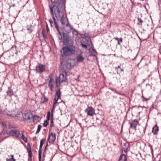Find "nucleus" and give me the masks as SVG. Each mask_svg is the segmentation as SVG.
I'll return each mask as SVG.
<instances>
[{
    "mask_svg": "<svg viewBox=\"0 0 161 161\" xmlns=\"http://www.w3.org/2000/svg\"><path fill=\"white\" fill-rule=\"evenodd\" d=\"M49 22L50 23L51 25L53 23L52 19H49Z\"/></svg>",
    "mask_w": 161,
    "mask_h": 161,
    "instance_id": "obj_49",
    "label": "nucleus"
},
{
    "mask_svg": "<svg viewBox=\"0 0 161 161\" xmlns=\"http://www.w3.org/2000/svg\"><path fill=\"white\" fill-rule=\"evenodd\" d=\"M42 127V126L40 125H39L38 126L37 130L36 132V134L39 132L40 130H41V128Z\"/></svg>",
    "mask_w": 161,
    "mask_h": 161,
    "instance_id": "obj_35",
    "label": "nucleus"
},
{
    "mask_svg": "<svg viewBox=\"0 0 161 161\" xmlns=\"http://www.w3.org/2000/svg\"><path fill=\"white\" fill-rule=\"evenodd\" d=\"M52 8L50 7V12L52 15L53 19L56 29H59V26L56 21V19L54 16V12Z\"/></svg>",
    "mask_w": 161,
    "mask_h": 161,
    "instance_id": "obj_13",
    "label": "nucleus"
},
{
    "mask_svg": "<svg viewBox=\"0 0 161 161\" xmlns=\"http://www.w3.org/2000/svg\"><path fill=\"white\" fill-rule=\"evenodd\" d=\"M48 144L47 142V143H46V146H45V148H47V147H48Z\"/></svg>",
    "mask_w": 161,
    "mask_h": 161,
    "instance_id": "obj_55",
    "label": "nucleus"
},
{
    "mask_svg": "<svg viewBox=\"0 0 161 161\" xmlns=\"http://www.w3.org/2000/svg\"><path fill=\"white\" fill-rule=\"evenodd\" d=\"M87 114L88 115L92 116L95 114V110L92 107H88L86 110Z\"/></svg>",
    "mask_w": 161,
    "mask_h": 161,
    "instance_id": "obj_9",
    "label": "nucleus"
},
{
    "mask_svg": "<svg viewBox=\"0 0 161 161\" xmlns=\"http://www.w3.org/2000/svg\"><path fill=\"white\" fill-rule=\"evenodd\" d=\"M21 139L25 142H27L28 141L27 138L25 137L24 135V132H23L22 134V136L21 137Z\"/></svg>",
    "mask_w": 161,
    "mask_h": 161,
    "instance_id": "obj_25",
    "label": "nucleus"
},
{
    "mask_svg": "<svg viewBox=\"0 0 161 161\" xmlns=\"http://www.w3.org/2000/svg\"><path fill=\"white\" fill-rule=\"evenodd\" d=\"M81 37L82 39L81 40L80 43L87 44L88 45V46L90 45V40L88 37H85L82 36Z\"/></svg>",
    "mask_w": 161,
    "mask_h": 161,
    "instance_id": "obj_11",
    "label": "nucleus"
},
{
    "mask_svg": "<svg viewBox=\"0 0 161 161\" xmlns=\"http://www.w3.org/2000/svg\"><path fill=\"white\" fill-rule=\"evenodd\" d=\"M66 26L68 28H71V29H72V26L70 25L69 23L68 22V21H67V23L66 24Z\"/></svg>",
    "mask_w": 161,
    "mask_h": 161,
    "instance_id": "obj_40",
    "label": "nucleus"
},
{
    "mask_svg": "<svg viewBox=\"0 0 161 161\" xmlns=\"http://www.w3.org/2000/svg\"><path fill=\"white\" fill-rule=\"evenodd\" d=\"M33 139L34 141L36 140V136H35L34 137Z\"/></svg>",
    "mask_w": 161,
    "mask_h": 161,
    "instance_id": "obj_54",
    "label": "nucleus"
},
{
    "mask_svg": "<svg viewBox=\"0 0 161 161\" xmlns=\"http://www.w3.org/2000/svg\"><path fill=\"white\" fill-rule=\"evenodd\" d=\"M58 99H59L57 98L56 97H55L53 102V105H55V104L57 103Z\"/></svg>",
    "mask_w": 161,
    "mask_h": 161,
    "instance_id": "obj_41",
    "label": "nucleus"
},
{
    "mask_svg": "<svg viewBox=\"0 0 161 161\" xmlns=\"http://www.w3.org/2000/svg\"><path fill=\"white\" fill-rule=\"evenodd\" d=\"M50 112L49 111L47 113L46 120L49 121L50 119Z\"/></svg>",
    "mask_w": 161,
    "mask_h": 161,
    "instance_id": "obj_34",
    "label": "nucleus"
},
{
    "mask_svg": "<svg viewBox=\"0 0 161 161\" xmlns=\"http://www.w3.org/2000/svg\"><path fill=\"white\" fill-rule=\"evenodd\" d=\"M42 153H38V159L39 161H41Z\"/></svg>",
    "mask_w": 161,
    "mask_h": 161,
    "instance_id": "obj_45",
    "label": "nucleus"
},
{
    "mask_svg": "<svg viewBox=\"0 0 161 161\" xmlns=\"http://www.w3.org/2000/svg\"><path fill=\"white\" fill-rule=\"evenodd\" d=\"M126 157L124 154H122L119 157V161H126Z\"/></svg>",
    "mask_w": 161,
    "mask_h": 161,
    "instance_id": "obj_24",
    "label": "nucleus"
},
{
    "mask_svg": "<svg viewBox=\"0 0 161 161\" xmlns=\"http://www.w3.org/2000/svg\"><path fill=\"white\" fill-rule=\"evenodd\" d=\"M62 37L64 43H67L69 42V38L67 34L63 32V33Z\"/></svg>",
    "mask_w": 161,
    "mask_h": 161,
    "instance_id": "obj_14",
    "label": "nucleus"
},
{
    "mask_svg": "<svg viewBox=\"0 0 161 161\" xmlns=\"http://www.w3.org/2000/svg\"><path fill=\"white\" fill-rule=\"evenodd\" d=\"M26 27L28 33H31L33 31V26L32 25H27Z\"/></svg>",
    "mask_w": 161,
    "mask_h": 161,
    "instance_id": "obj_19",
    "label": "nucleus"
},
{
    "mask_svg": "<svg viewBox=\"0 0 161 161\" xmlns=\"http://www.w3.org/2000/svg\"><path fill=\"white\" fill-rule=\"evenodd\" d=\"M61 92L60 90L59 89H58L56 91L55 97L59 99L61 97Z\"/></svg>",
    "mask_w": 161,
    "mask_h": 161,
    "instance_id": "obj_22",
    "label": "nucleus"
},
{
    "mask_svg": "<svg viewBox=\"0 0 161 161\" xmlns=\"http://www.w3.org/2000/svg\"><path fill=\"white\" fill-rule=\"evenodd\" d=\"M138 123L139 121L136 119L132 120L130 123V128L132 129H134L136 130L137 126Z\"/></svg>",
    "mask_w": 161,
    "mask_h": 161,
    "instance_id": "obj_8",
    "label": "nucleus"
},
{
    "mask_svg": "<svg viewBox=\"0 0 161 161\" xmlns=\"http://www.w3.org/2000/svg\"><path fill=\"white\" fill-rule=\"evenodd\" d=\"M137 20L138 22L137 23V25H142V23L143 22L142 20L140 18H137Z\"/></svg>",
    "mask_w": 161,
    "mask_h": 161,
    "instance_id": "obj_31",
    "label": "nucleus"
},
{
    "mask_svg": "<svg viewBox=\"0 0 161 161\" xmlns=\"http://www.w3.org/2000/svg\"><path fill=\"white\" fill-rule=\"evenodd\" d=\"M129 143H127V147H125L124 148V152L125 153H127L128 152V148L129 146Z\"/></svg>",
    "mask_w": 161,
    "mask_h": 161,
    "instance_id": "obj_39",
    "label": "nucleus"
},
{
    "mask_svg": "<svg viewBox=\"0 0 161 161\" xmlns=\"http://www.w3.org/2000/svg\"><path fill=\"white\" fill-rule=\"evenodd\" d=\"M124 146L125 147H127V144L126 143H124Z\"/></svg>",
    "mask_w": 161,
    "mask_h": 161,
    "instance_id": "obj_52",
    "label": "nucleus"
},
{
    "mask_svg": "<svg viewBox=\"0 0 161 161\" xmlns=\"http://www.w3.org/2000/svg\"><path fill=\"white\" fill-rule=\"evenodd\" d=\"M35 117H37L38 118H39V116H37L36 115H34L33 116V118H34Z\"/></svg>",
    "mask_w": 161,
    "mask_h": 161,
    "instance_id": "obj_56",
    "label": "nucleus"
},
{
    "mask_svg": "<svg viewBox=\"0 0 161 161\" xmlns=\"http://www.w3.org/2000/svg\"><path fill=\"white\" fill-rule=\"evenodd\" d=\"M26 149L28 153L29 160H31L32 156V153L31 152V147L30 143L28 144L27 147L26 148Z\"/></svg>",
    "mask_w": 161,
    "mask_h": 161,
    "instance_id": "obj_12",
    "label": "nucleus"
},
{
    "mask_svg": "<svg viewBox=\"0 0 161 161\" xmlns=\"http://www.w3.org/2000/svg\"><path fill=\"white\" fill-rule=\"evenodd\" d=\"M57 30L58 32H59L60 31V30H59V29H57Z\"/></svg>",
    "mask_w": 161,
    "mask_h": 161,
    "instance_id": "obj_58",
    "label": "nucleus"
},
{
    "mask_svg": "<svg viewBox=\"0 0 161 161\" xmlns=\"http://www.w3.org/2000/svg\"><path fill=\"white\" fill-rule=\"evenodd\" d=\"M76 59L78 62H82L84 61V58L81 54H79L76 57Z\"/></svg>",
    "mask_w": 161,
    "mask_h": 161,
    "instance_id": "obj_20",
    "label": "nucleus"
},
{
    "mask_svg": "<svg viewBox=\"0 0 161 161\" xmlns=\"http://www.w3.org/2000/svg\"><path fill=\"white\" fill-rule=\"evenodd\" d=\"M56 139V134L52 132L50 133L48 135L47 141L50 143H53L55 141Z\"/></svg>",
    "mask_w": 161,
    "mask_h": 161,
    "instance_id": "obj_6",
    "label": "nucleus"
},
{
    "mask_svg": "<svg viewBox=\"0 0 161 161\" xmlns=\"http://www.w3.org/2000/svg\"><path fill=\"white\" fill-rule=\"evenodd\" d=\"M8 134L18 137L19 136L20 133L19 131L16 130H10Z\"/></svg>",
    "mask_w": 161,
    "mask_h": 161,
    "instance_id": "obj_10",
    "label": "nucleus"
},
{
    "mask_svg": "<svg viewBox=\"0 0 161 161\" xmlns=\"http://www.w3.org/2000/svg\"><path fill=\"white\" fill-rule=\"evenodd\" d=\"M81 45L82 48H85V49H86L87 48V46H88V45L87 44L81 43Z\"/></svg>",
    "mask_w": 161,
    "mask_h": 161,
    "instance_id": "obj_29",
    "label": "nucleus"
},
{
    "mask_svg": "<svg viewBox=\"0 0 161 161\" xmlns=\"http://www.w3.org/2000/svg\"><path fill=\"white\" fill-rule=\"evenodd\" d=\"M114 39L115 40H117L118 41H119V38L118 37H115L114 38Z\"/></svg>",
    "mask_w": 161,
    "mask_h": 161,
    "instance_id": "obj_53",
    "label": "nucleus"
},
{
    "mask_svg": "<svg viewBox=\"0 0 161 161\" xmlns=\"http://www.w3.org/2000/svg\"><path fill=\"white\" fill-rule=\"evenodd\" d=\"M10 50L16 53V46L15 45H14L10 48Z\"/></svg>",
    "mask_w": 161,
    "mask_h": 161,
    "instance_id": "obj_27",
    "label": "nucleus"
},
{
    "mask_svg": "<svg viewBox=\"0 0 161 161\" xmlns=\"http://www.w3.org/2000/svg\"><path fill=\"white\" fill-rule=\"evenodd\" d=\"M23 117L24 120H30L31 119V118L33 117V114L31 112H28L24 114Z\"/></svg>",
    "mask_w": 161,
    "mask_h": 161,
    "instance_id": "obj_7",
    "label": "nucleus"
},
{
    "mask_svg": "<svg viewBox=\"0 0 161 161\" xmlns=\"http://www.w3.org/2000/svg\"><path fill=\"white\" fill-rule=\"evenodd\" d=\"M46 66L45 65L38 64L36 66V70L37 73H41L46 70Z\"/></svg>",
    "mask_w": 161,
    "mask_h": 161,
    "instance_id": "obj_4",
    "label": "nucleus"
},
{
    "mask_svg": "<svg viewBox=\"0 0 161 161\" xmlns=\"http://www.w3.org/2000/svg\"><path fill=\"white\" fill-rule=\"evenodd\" d=\"M89 50V53L91 56H96L97 52L94 49L90 48Z\"/></svg>",
    "mask_w": 161,
    "mask_h": 161,
    "instance_id": "obj_15",
    "label": "nucleus"
},
{
    "mask_svg": "<svg viewBox=\"0 0 161 161\" xmlns=\"http://www.w3.org/2000/svg\"><path fill=\"white\" fill-rule=\"evenodd\" d=\"M123 39L121 37L119 38V42H122Z\"/></svg>",
    "mask_w": 161,
    "mask_h": 161,
    "instance_id": "obj_50",
    "label": "nucleus"
},
{
    "mask_svg": "<svg viewBox=\"0 0 161 161\" xmlns=\"http://www.w3.org/2000/svg\"><path fill=\"white\" fill-rule=\"evenodd\" d=\"M75 64V60L70 58L65 60L64 64L61 66V69L65 71L69 70Z\"/></svg>",
    "mask_w": 161,
    "mask_h": 161,
    "instance_id": "obj_3",
    "label": "nucleus"
},
{
    "mask_svg": "<svg viewBox=\"0 0 161 161\" xmlns=\"http://www.w3.org/2000/svg\"><path fill=\"white\" fill-rule=\"evenodd\" d=\"M33 122H34L35 121V119H34V118L33 119Z\"/></svg>",
    "mask_w": 161,
    "mask_h": 161,
    "instance_id": "obj_60",
    "label": "nucleus"
},
{
    "mask_svg": "<svg viewBox=\"0 0 161 161\" xmlns=\"http://www.w3.org/2000/svg\"><path fill=\"white\" fill-rule=\"evenodd\" d=\"M42 100L43 103L47 102L48 100V98L44 97L42 98Z\"/></svg>",
    "mask_w": 161,
    "mask_h": 161,
    "instance_id": "obj_36",
    "label": "nucleus"
},
{
    "mask_svg": "<svg viewBox=\"0 0 161 161\" xmlns=\"http://www.w3.org/2000/svg\"><path fill=\"white\" fill-rule=\"evenodd\" d=\"M158 127L156 124L153 128L152 132L154 135H156L158 133Z\"/></svg>",
    "mask_w": 161,
    "mask_h": 161,
    "instance_id": "obj_18",
    "label": "nucleus"
},
{
    "mask_svg": "<svg viewBox=\"0 0 161 161\" xmlns=\"http://www.w3.org/2000/svg\"><path fill=\"white\" fill-rule=\"evenodd\" d=\"M48 121L46 120L43 123V125L44 127H46L48 125Z\"/></svg>",
    "mask_w": 161,
    "mask_h": 161,
    "instance_id": "obj_37",
    "label": "nucleus"
},
{
    "mask_svg": "<svg viewBox=\"0 0 161 161\" xmlns=\"http://www.w3.org/2000/svg\"><path fill=\"white\" fill-rule=\"evenodd\" d=\"M142 98H143V101H147L149 100L150 99V98H145L144 96H142Z\"/></svg>",
    "mask_w": 161,
    "mask_h": 161,
    "instance_id": "obj_46",
    "label": "nucleus"
},
{
    "mask_svg": "<svg viewBox=\"0 0 161 161\" xmlns=\"http://www.w3.org/2000/svg\"><path fill=\"white\" fill-rule=\"evenodd\" d=\"M55 105H53V107L52 108V110H51V113H53L55 110Z\"/></svg>",
    "mask_w": 161,
    "mask_h": 161,
    "instance_id": "obj_47",
    "label": "nucleus"
},
{
    "mask_svg": "<svg viewBox=\"0 0 161 161\" xmlns=\"http://www.w3.org/2000/svg\"><path fill=\"white\" fill-rule=\"evenodd\" d=\"M10 116H11L13 117H15V116H14V115H12L11 114V115H10Z\"/></svg>",
    "mask_w": 161,
    "mask_h": 161,
    "instance_id": "obj_59",
    "label": "nucleus"
},
{
    "mask_svg": "<svg viewBox=\"0 0 161 161\" xmlns=\"http://www.w3.org/2000/svg\"><path fill=\"white\" fill-rule=\"evenodd\" d=\"M71 32L73 35L74 36H77L79 38L81 36V34L79 33L78 31L74 28H73Z\"/></svg>",
    "mask_w": 161,
    "mask_h": 161,
    "instance_id": "obj_16",
    "label": "nucleus"
},
{
    "mask_svg": "<svg viewBox=\"0 0 161 161\" xmlns=\"http://www.w3.org/2000/svg\"><path fill=\"white\" fill-rule=\"evenodd\" d=\"M73 28L72 27V29H71V28L67 27L65 29V31L67 33H69L72 31Z\"/></svg>",
    "mask_w": 161,
    "mask_h": 161,
    "instance_id": "obj_30",
    "label": "nucleus"
},
{
    "mask_svg": "<svg viewBox=\"0 0 161 161\" xmlns=\"http://www.w3.org/2000/svg\"><path fill=\"white\" fill-rule=\"evenodd\" d=\"M117 44H118V45H120V42H119V41H118V43H117Z\"/></svg>",
    "mask_w": 161,
    "mask_h": 161,
    "instance_id": "obj_57",
    "label": "nucleus"
},
{
    "mask_svg": "<svg viewBox=\"0 0 161 161\" xmlns=\"http://www.w3.org/2000/svg\"><path fill=\"white\" fill-rule=\"evenodd\" d=\"M75 48L73 44L68 45L63 47L60 50L61 55L62 57H69L74 54Z\"/></svg>",
    "mask_w": 161,
    "mask_h": 161,
    "instance_id": "obj_2",
    "label": "nucleus"
},
{
    "mask_svg": "<svg viewBox=\"0 0 161 161\" xmlns=\"http://www.w3.org/2000/svg\"><path fill=\"white\" fill-rule=\"evenodd\" d=\"M11 158L10 159H6V161H15V159L14 158V155H11Z\"/></svg>",
    "mask_w": 161,
    "mask_h": 161,
    "instance_id": "obj_33",
    "label": "nucleus"
},
{
    "mask_svg": "<svg viewBox=\"0 0 161 161\" xmlns=\"http://www.w3.org/2000/svg\"><path fill=\"white\" fill-rule=\"evenodd\" d=\"M46 141L45 138L42 139L40 141V145L39 146V153H42V148L44 142Z\"/></svg>",
    "mask_w": 161,
    "mask_h": 161,
    "instance_id": "obj_21",
    "label": "nucleus"
},
{
    "mask_svg": "<svg viewBox=\"0 0 161 161\" xmlns=\"http://www.w3.org/2000/svg\"><path fill=\"white\" fill-rule=\"evenodd\" d=\"M42 37L44 38H46V36L45 34V31L44 29H43L42 32Z\"/></svg>",
    "mask_w": 161,
    "mask_h": 161,
    "instance_id": "obj_32",
    "label": "nucleus"
},
{
    "mask_svg": "<svg viewBox=\"0 0 161 161\" xmlns=\"http://www.w3.org/2000/svg\"><path fill=\"white\" fill-rule=\"evenodd\" d=\"M47 149L46 148H45L43 152V158H45L46 156V153H47Z\"/></svg>",
    "mask_w": 161,
    "mask_h": 161,
    "instance_id": "obj_38",
    "label": "nucleus"
},
{
    "mask_svg": "<svg viewBox=\"0 0 161 161\" xmlns=\"http://www.w3.org/2000/svg\"><path fill=\"white\" fill-rule=\"evenodd\" d=\"M51 123L50 124V127L49 128V131H50V130L52 129V128L53 126L54 125V123H53V119H51Z\"/></svg>",
    "mask_w": 161,
    "mask_h": 161,
    "instance_id": "obj_28",
    "label": "nucleus"
},
{
    "mask_svg": "<svg viewBox=\"0 0 161 161\" xmlns=\"http://www.w3.org/2000/svg\"><path fill=\"white\" fill-rule=\"evenodd\" d=\"M0 125L2 127H3V129L6 128L7 127V125L4 122H0Z\"/></svg>",
    "mask_w": 161,
    "mask_h": 161,
    "instance_id": "obj_26",
    "label": "nucleus"
},
{
    "mask_svg": "<svg viewBox=\"0 0 161 161\" xmlns=\"http://www.w3.org/2000/svg\"><path fill=\"white\" fill-rule=\"evenodd\" d=\"M114 145H116V144H114Z\"/></svg>",
    "mask_w": 161,
    "mask_h": 161,
    "instance_id": "obj_61",
    "label": "nucleus"
},
{
    "mask_svg": "<svg viewBox=\"0 0 161 161\" xmlns=\"http://www.w3.org/2000/svg\"><path fill=\"white\" fill-rule=\"evenodd\" d=\"M124 71V69L122 68H120V70H119V69H117V73L118 74H119L120 73H121V72H123Z\"/></svg>",
    "mask_w": 161,
    "mask_h": 161,
    "instance_id": "obj_43",
    "label": "nucleus"
},
{
    "mask_svg": "<svg viewBox=\"0 0 161 161\" xmlns=\"http://www.w3.org/2000/svg\"><path fill=\"white\" fill-rule=\"evenodd\" d=\"M53 4V6L51 5H49L50 9V7L53 8V10L54 15L55 14L56 17L58 20H60L63 25L66 24V21H68V19H66L64 16L63 13L60 11V9L62 7L64 0H50Z\"/></svg>",
    "mask_w": 161,
    "mask_h": 161,
    "instance_id": "obj_1",
    "label": "nucleus"
},
{
    "mask_svg": "<svg viewBox=\"0 0 161 161\" xmlns=\"http://www.w3.org/2000/svg\"><path fill=\"white\" fill-rule=\"evenodd\" d=\"M142 129H143V131L142 133V135H143L145 133V131L146 129V126L145 127H143L142 128Z\"/></svg>",
    "mask_w": 161,
    "mask_h": 161,
    "instance_id": "obj_42",
    "label": "nucleus"
},
{
    "mask_svg": "<svg viewBox=\"0 0 161 161\" xmlns=\"http://www.w3.org/2000/svg\"><path fill=\"white\" fill-rule=\"evenodd\" d=\"M119 68H120V66L119 65L117 67H116L115 68V70L117 71V69H118Z\"/></svg>",
    "mask_w": 161,
    "mask_h": 161,
    "instance_id": "obj_48",
    "label": "nucleus"
},
{
    "mask_svg": "<svg viewBox=\"0 0 161 161\" xmlns=\"http://www.w3.org/2000/svg\"><path fill=\"white\" fill-rule=\"evenodd\" d=\"M53 113H51V119H53Z\"/></svg>",
    "mask_w": 161,
    "mask_h": 161,
    "instance_id": "obj_51",
    "label": "nucleus"
},
{
    "mask_svg": "<svg viewBox=\"0 0 161 161\" xmlns=\"http://www.w3.org/2000/svg\"><path fill=\"white\" fill-rule=\"evenodd\" d=\"M53 79L52 78H51L49 81L48 86L50 90L52 91H53Z\"/></svg>",
    "mask_w": 161,
    "mask_h": 161,
    "instance_id": "obj_17",
    "label": "nucleus"
},
{
    "mask_svg": "<svg viewBox=\"0 0 161 161\" xmlns=\"http://www.w3.org/2000/svg\"><path fill=\"white\" fill-rule=\"evenodd\" d=\"M58 37L60 39L62 38V33L60 31L58 32Z\"/></svg>",
    "mask_w": 161,
    "mask_h": 161,
    "instance_id": "obj_44",
    "label": "nucleus"
},
{
    "mask_svg": "<svg viewBox=\"0 0 161 161\" xmlns=\"http://www.w3.org/2000/svg\"><path fill=\"white\" fill-rule=\"evenodd\" d=\"M7 93L8 95L11 96L13 95V91L11 87H8V89L7 91Z\"/></svg>",
    "mask_w": 161,
    "mask_h": 161,
    "instance_id": "obj_23",
    "label": "nucleus"
},
{
    "mask_svg": "<svg viewBox=\"0 0 161 161\" xmlns=\"http://www.w3.org/2000/svg\"><path fill=\"white\" fill-rule=\"evenodd\" d=\"M67 73L65 72H62L60 74L59 79V82L60 83H62L64 82H66L67 80L66 78Z\"/></svg>",
    "mask_w": 161,
    "mask_h": 161,
    "instance_id": "obj_5",
    "label": "nucleus"
}]
</instances>
